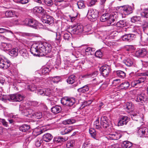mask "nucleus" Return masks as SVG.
<instances>
[{
    "label": "nucleus",
    "instance_id": "obj_1",
    "mask_svg": "<svg viewBox=\"0 0 148 148\" xmlns=\"http://www.w3.org/2000/svg\"><path fill=\"white\" fill-rule=\"evenodd\" d=\"M117 12H113L111 14L105 13L103 14L100 18V20L102 22H106V25L109 26L113 25L116 22L118 18Z\"/></svg>",
    "mask_w": 148,
    "mask_h": 148
},
{
    "label": "nucleus",
    "instance_id": "obj_2",
    "mask_svg": "<svg viewBox=\"0 0 148 148\" xmlns=\"http://www.w3.org/2000/svg\"><path fill=\"white\" fill-rule=\"evenodd\" d=\"M42 43H34L33 44L30 48L31 53L34 56H41V48Z\"/></svg>",
    "mask_w": 148,
    "mask_h": 148
},
{
    "label": "nucleus",
    "instance_id": "obj_3",
    "mask_svg": "<svg viewBox=\"0 0 148 148\" xmlns=\"http://www.w3.org/2000/svg\"><path fill=\"white\" fill-rule=\"evenodd\" d=\"M62 104L69 107H71L74 104L75 102V99L72 97H66L62 98L61 100Z\"/></svg>",
    "mask_w": 148,
    "mask_h": 148
},
{
    "label": "nucleus",
    "instance_id": "obj_4",
    "mask_svg": "<svg viewBox=\"0 0 148 148\" xmlns=\"http://www.w3.org/2000/svg\"><path fill=\"white\" fill-rule=\"evenodd\" d=\"M52 47L51 45L48 43H42V47L41 48V55L44 56L50 53Z\"/></svg>",
    "mask_w": 148,
    "mask_h": 148
},
{
    "label": "nucleus",
    "instance_id": "obj_5",
    "mask_svg": "<svg viewBox=\"0 0 148 148\" xmlns=\"http://www.w3.org/2000/svg\"><path fill=\"white\" fill-rule=\"evenodd\" d=\"M119 11L122 14L127 15L132 13V9L130 6L126 5L120 7Z\"/></svg>",
    "mask_w": 148,
    "mask_h": 148
},
{
    "label": "nucleus",
    "instance_id": "obj_6",
    "mask_svg": "<svg viewBox=\"0 0 148 148\" xmlns=\"http://www.w3.org/2000/svg\"><path fill=\"white\" fill-rule=\"evenodd\" d=\"M103 76L105 77H108L111 71L110 67L108 65L102 66L100 69Z\"/></svg>",
    "mask_w": 148,
    "mask_h": 148
},
{
    "label": "nucleus",
    "instance_id": "obj_7",
    "mask_svg": "<svg viewBox=\"0 0 148 148\" xmlns=\"http://www.w3.org/2000/svg\"><path fill=\"white\" fill-rule=\"evenodd\" d=\"M10 61L7 59L0 57V68L7 69L10 66Z\"/></svg>",
    "mask_w": 148,
    "mask_h": 148
},
{
    "label": "nucleus",
    "instance_id": "obj_8",
    "mask_svg": "<svg viewBox=\"0 0 148 148\" xmlns=\"http://www.w3.org/2000/svg\"><path fill=\"white\" fill-rule=\"evenodd\" d=\"M42 21L43 23L49 25L53 23L54 22L53 18L52 16L47 15L46 13L42 16Z\"/></svg>",
    "mask_w": 148,
    "mask_h": 148
},
{
    "label": "nucleus",
    "instance_id": "obj_9",
    "mask_svg": "<svg viewBox=\"0 0 148 148\" xmlns=\"http://www.w3.org/2000/svg\"><path fill=\"white\" fill-rule=\"evenodd\" d=\"M83 31V27L82 25L78 24L71 32L74 34H81Z\"/></svg>",
    "mask_w": 148,
    "mask_h": 148
},
{
    "label": "nucleus",
    "instance_id": "obj_10",
    "mask_svg": "<svg viewBox=\"0 0 148 148\" xmlns=\"http://www.w3.org/2000/svg\"><path fill=\"white\" fill-rule=\"evenodd\" d=\"M98 12L96 10H90L88 11V15L91 19H96L98 17Z\"/></svg>",
    "mask_w": 148,
    "mask_h": 148
},
{
    "label": "nucleus",
    "instance_id": "obj_11",
    "mask_svg": "<svg viewBox=\"0 0 148 148\" xmlns=\"http://www.w3.org/2000/svg\"><path fill=\"white\" fill-rule=\"evenodd\" d=\"M23 99V97L21 95L16 94L12 95L10 96L9 100H12L16 101H20Z\"/></svg>",
    "mask_w": 148,
    "mask_h": 148
},
{
    "label": "nucleus",
    "instance_id": "obj_12",
    "mask_svg": "<svg viewBox=\"0 0 148 148\" xmlns=\"http://www.w3.org/2000/svg\"><path fill=\"white\" fill-rule=\"evenodd\" d=\"M109 121L106 116H102L101 119V124L104 128H106L109 125Z\"/></svg>",
    "mask_w": 148,
    "mask_h": 148
},
{
    "label": "nucleus",
    "instance_id": "obj_13",
    "mask_svg": "<svg viewBox=\"0 0 148 148\" xmlns=\"http://www.w3.org/2000/svg\"><path fill=\"white\" fill-rule=\"evenodd\" d=\"M33 12L36 14H40L43 15L46 13L44 9L41 7H36L34 8Z\"/></svg>",
    "mask_w": 148,
    "mask_h": 148
},
{
    "label": "nucleus",
    "instance_id": "obj_14",
    "mask_svg": "<svg viewBox=\"0 0 148 148\" xmlns=\"http://www.w3.org/2000/svg\"><path fill=\"white\" fill-rule=\"evenodd\" d=\"M129 121V119L127 116H123L120 118L118 122V125L119 126L126 125Z\"/></svg>",
    "mask_w": 148,
    "mask_h": 148
},
{
    "label": "nucleus",
    "instance_id": "obj_15",
    "mask_svg": "<svg viewBox=\"0 0 148 148\" xmlns=\"http://www.w3.org/2000/svg\"><path fill=\"white\" fill-rule=\"evenodd\" d=\"M121 135L119 134L115 133L109 134L106 137L108 139L111 140H117L120 138Z\"/></svg>",
    "mask_w": 148,
    "mask_h": 148
},
{
    "label": "nucleus",
    "instance_id": "obj_16",
    "mask_svg": "<svg viewBox=\"0 0 148 148\" xmlns=\"http://www.w3.org/2000/svg\"><path fill=\"white\" fill-rule=\"evenodd\" d=\"M145 80V77H141L139 78L138 79L135 80L132 82L131 85L132 87H134L137 85L143 82Z\"/></svg>",
    "mask_w": 148,
    "mask_h": 148
},
{
    "label": "nucleus",
    "instance_id": "obj_17",
    "mask_svg": "<svg viewBox=\"0 0 148 148\" xmlns=\"http://www.w3.org/2000/svg\"><path fill=\"white\" fill-rule=\"evenodd\" d=\"M134 35L132 34H126L122 36V39L123 40L130 42L134 38Z\"/></svg>",
    "mask_w": 148,
    "mask_h": 148
},
{
    "label": "nucleus",
    "instance_id": "obj_18",
    "mask_svg": "<svg viewBox=\"0 0 148 148\" xmlns=\"http://www.w3.org/2000/svg\"><path fill=\"white\" fill-rule=\"evenodd\" d=\"M147 53L146 50L143 48L139 49L136 52V55L140 57H143L146 55Z\"/></svg>",
    "mask_w": 148,
    "mask_h": 148
},
{
    "label": "nucleus",
    "instance_id": "obj_19",
    "mask_svg": "<svg viewBox=\"0 0 148 148\" xmlns=\"http://www.w3.org/2000/svg\"><path fill=\"white\" fill-rule=\"evenodd\" d=\"M52 138V136L49 133L45 134L42 136V140L47 142L50 141Z\"/></svg>",
    "mask_w": 148,
    "mask_h": 148
},
{
    "label": "nucleus",
    "instance_id": "obj_20",
    "mask_svg": "<svg viewBox=\"0 0 148 148\" xmlns=\"http://www.w3.org/2000/svg\"><path fill=\"white\" fill-rule=\"evenodd\" d=\"M68 139V137L63 138L62 137H55L53 139V141L55 143H60L61 141H64Z\"/></svg>",
    "mask_w": 148,
    "mask_h": 148
},
{
    "label": "nucleus",
    "instance_id": "obj_21",
    "mask_svg": "<svg viewBox=\"0 0 148 148\" xmlns=\"http://www.w3.org/2000/svg\"><path fill=\"white\" fill-rule=\"evenodd\" d=\"M19 53L21 56L24 59H27L29 58L28 53L26 49H22L19 51Z\"/></svg>",
    "mask_w": 148,
    "mask_h": 148
},
{
    "label": "nucleus",
    "instance_id": "obj_22",
    "mask_svg": "<svg viewBox=\"0 0 148 148\" xmlns=\"http://www.w3.org/2000/svg\"><path fill=\"white\" fill-rule=\"evenodd\" d=\"M73 130L72 127H69L66 128H63L60 131V133L62 135L65 134L70 133Z\"/></svg>",
    "mask_w": 148,
    "mask_h": 148
},
{
    "label": "nucleus",
    "instance_id": "obj_23",
    "mask_svg": "<svg viewBox=\"0 0 148 148\" xmlns=\"http://www.w3.org/2000/svg\"><path fill=\"white\" fill-rule=\"evenodd\" d=\"M61 110V108L59 106H56L53 107L51 109V112L55 114L59 113Z\"/></svg>",
    "mask_w": 148,
    "mask_h": 148
},
{
    "label": "nucleus",
    "instance_id": "obj_24",
    "mask_svg": "<svg viewBox=\"0 0 148 148\" xmlns=\"http://www.w3.org/2000/svg\"><path fill=\"white\" fill-rule=\"evenodd\" d=\"M124 107L125 109H127L129 111H131L133 109L134 106L132 102H127L124 105Z\"/></svg>",
    "mask_w": 148,
    "mask_h": 148
},
{
    "label": "nucleus",
    "instance_id": "obj_25",
    "mask_svg": "<svg viewBox=\"0 0 148 148\" xmlns=\"http://www.w3.org/2000/svg\"><path fill=\"white\" fill-rule=\"evenodd\" d=\"M89 89L88 85H86L78 88L77 91L81 93H85L88 91Z\"/></svg>",
    "mask_w": 148,
    "mask_h": 148
},
{
    "label": "nucleus",
    "instance_id": "obj_26",
    "mask_svg": "<svg viewBox=\"0 0 148 148\" xmlns=\"http://www.w3.org/2000/svg\"><path fill=\"white\" fill-rule=\"evenodd\" d=\"M38 23L36 20L33 19H30L29 26L32 27L36 28V27L38 26Z\"/></svg>",
    "mask_w": 148,
    "mask_h": 148
},
{
    "label": "nucleus",
    "instance_id": "obj_27",
    "mask_svg": "<svg viewBox=\"0 0 148 148\" xmlns=\"http://www.w3.org/2000/svg\"><path fill=\"white\" fill-rule=\"evenodd\" d=\"M48 80L51 81L54 83L57 84L60 81V77L56 76L54 77H49Z\"/></svg>",
    "mask_w": 148,
    "mask_h": 148
},
{
    "label": "nucleus",
    "instance_id": "obj_28",
    "mask_svg": "<svg viewBox=\"0 0 148 148\" xmlns=\"http://www.w3.org/2000/svg\"><path fill=\"white\" fill-rule=\"evenodd\" d=\"M132 145V143L128 141H125L123 142L121 145L122 147L123 148H130Z\"/></svg>",
    "mask_w": 148,
    "mask_h": 148
},
{
    "label": "nucleus",
    "instance_id": "obj_29",
    "mask_svg": "<svg viewBox=\"0 0 148 148\" xmlns=\"http://www.w3.org/2000/svg\"><path fill=\"white\" fill-rule=\"evenodd\" d=\"M1 46L4 50H8L12 47V45L9 43L2 42L1 44Z\"/></svg>",
    "mask_w": 148,
    "mask_h": 148
},
{
    "label": "nucleus",
    "instance_id": "obj_30",
    "mask_svg": "<svg viewBox=\"0 0 148 148\" xmlns=\"http://www.w3.org/2000/svg\"><path fill=\"white\" fill-rule=\"evenodd\" d=\"M30 128L29 125L27 124L23 125L19 127V130L22 132H25L28 130Z\"/></svg>",
    "mask_w": 148,
    "mask_h": 148
},
{
    "label": "nucleus",
    "instance_id": "obj_31",
    "mask_svg": "<svg viewBox=\"0 0 148 148\" xmlns=\"http://www.w3.org/2000/svg\"><path fill=\"white\" fill-rule=\"evenodd\" d=\"M130 86V83L127 81H125L119 85V87L121 89H126Z\"/></svg>",
    "mask_w": 148,
    "mask_h": 148
},
{
    "label": "nucleus",
    "instance_id": "obj_32",
    "mask_svg": "<svg viewBox=\"0 0 148 148\" xmlns=\"http://www.w3.org/2000/svg\"><path fill=\"white\" fill-rule=\"evenodd\" d=\"M123 62L128 66H130L133 64L132 60L130 58H127L126 60H123Z\"/></svg>",
    "mask_w": 148,
    "mask_h": 148
},
{
    "label": "nucleus",
    "instance_id": "obj_33",
    "mask_svg": "<svg viewBox=\"0 0 148 148\" xmlns=\"http://www.w3.org/2000/svg\"><path fill=\"white\" fill-rule=\"evenodd\" d=\"M147 128L145 127H141L138 129V133L140 137H141L144 135L145 133V130Z\"/></svg>",
    "mask_w": 148,
    "mask_h": 148
},
{
    "label": "nucleus",
    "instance_id": "obj_34",
    "mask_svg": "<svg viewBox=\"0 0 148 148\" xmlns=\"http://www.w3.org/2000/svg\"><path fill=\"white\" fill-rule=\"evenodd\" d=\"M140 39L142 42L148 44V36L147 35H140Z\"/></svg>",
    "mask_w": 148,
    "mask_h": 148
},
{
    "label": "nucleus",
    "instance_id": "obj_35",
    "mask_svg": "<svg viewBox=\"0 0 148 148\" xmlns=\"http://www.w3.org/2000/svg\"><path fill=\"white\" fill-rule=\"evenodd\" d=\"M15 14V12L12 10L7 11L5 13V16L8 18L12 17Z\"/></svg>",
    "mask_w": 148,
    "mask_h": 148
},
{
    "label": "nucleus",
    "instance_id": "obj_36",
    "mask_svg": "<svg viewBox=\"0 0 148 148\" xmlns=\"http://www.w3.org/2000/svg\"><path fill=\"white\" fill-rule=\"evenodd\" d=\"M75 79V76L74 75L70 76L67 80V82L69 84H72L74 82Z\"/></svg>",
    "mask_w": 148,
    "mask_h": 148
},
{
    "label": "nucleus",
    "instance_id": "obj_37",
    "mask_svg": "<svg viewBox=\"0 0 148 148\" xmlns=\"http://www.w3.org/2000/svg\"><path fill=\"white\" fill-rule=\"evenodd\" d=\"M126 25V22L124 20H121L116 24V26L118 27H123Z\"/></svg>",
    "mask_w": 148,
    "mask_h": 148
},
{
    "label": "nucleus",
    "instance_id": "obj_38",
    "mask_svg": "<svg viewBox=\"0 0 148 148\" xmlns=\"http://www.w3.org/2000/svg\"><path fill=\"white\" fill-rule=\"evenodd\" d=\"M18 50L16 49H13L9 52V54L11 56L16 57L17 56Z\"/></svg>",
    "mask_w": 148,
    "mask_h": 148
},
{
    "label": "nucleus",
    "instance_id": "obj_39",
    "mask_svg": "<svg viewBox=\"0 0 148 148\" xmlns=\"http://www.w3.org/2000/svg\"><path fill=\"white\" fill-rule=\"evenodd\" d=\"M131 118L133 120L136 121H137L138 119L141 118L138 114L135 113H133L132 114Z\"/></svg>",
    "mask_w": 148,
    "mask_h": 148
},
{
    "label": "nucleus",
    "instance_id": "obj_40",
    "mask_svg": "<svg viewBox=\"0 0 148 148\" xmlns=\"http://www.w3.org/2000/svg\"><path fill=\"white\" fill-rule=\"evenodd\" d=\"M75 122V121L73 119H69L63 121L62 123L65 125L73 124Z\"/></svg>",
    "mask_w": 148,
    "mask_h": 148
},
{
    "label": "nucleus",
    "instance_id": "obj_41",
    "mask_svg": "<svg viewBox=\"0 0 148 148\" xmlns=\"http://www.w3.org/2000/svg\"><path fill=\"white\" fill-rule=\"evenodd\" d=\"M63 38L66 40H69L71 38V34L69 32H65L63 33Z\"/></svg>",
    "mask_w": 148,
    "mask_h": 148
},
{
    "label": "nucleus",
    "instance_id": "obj_42",
    "mask_svg": "<svg viewBox=\"0 0 148 148\" xmlns=\"http://www.w3.org/2000/svg\"><path fill=\"white\" fill-rule=\"evenodd\" d=\"M101 123L99 122V119L98 118L94 122V127L97 129H99L101 127Z\"/></svg>",
    "mask_w": 148,
    "mask_h": 148
},
{
    "label": "nucleus",
    "instance_id": "obj_43",
    "mask_svg": "<svg viewBox=\"0 0 148 148\" xmlns=\"http://www.w3.org/2000/svg\"><path fill=\"white\" fill-rule=\"evenodd\" d=\"M117 76L121 78H124L125 76V73L123 71L119 70L116 71Z\"/></svg>",
    "mask_w": 148,
    "mask_h": 148
},
{
    "label": "nucleus",
    "instance_id": "obj_44",
    "mask_svg": "<svg viewBox=\"0 0 148 148\" xmlns=\"http://www.w3.org/2000/svg\"><path fill=\"white\" fill-rule=\"evenodd\" d=\"M89 132L91 136L93 138H96L97 132L93 128H91L89 129Z\"/></svg>",
    "mask_w": 148,
    "mask_h": 148
},
{
    "label": "nucleus",
    "instance_id": "obj_45",
    "mask_svg": "<svg viewBox=\"0 0 148 148\" xmlns=\"http://www.w3.org/2000/svg\"><path fill=\"white\" fill-rule=\"evenodd\" d=\"M142 27L144 32L148 28V21H144L143 23Z\"/></svg>",
    "mask_w": 148,
    "mask_h": 148
},
{
    "label": "nucleus",
    "instance_id": "obj_46",
    "mask_svg": "<svg viewBox=\"0 0 148 148\" xmlns=\"http://www.w3.org/2000/svg\"><path fill=\"white\" fill-rule=\"evenodd\" d=\"M141 16L142 17L147 18L148 17V9H145L140 14Z\"/></svg>",
    "mask_w": 148,
    "mask_h": 148
},
{
    "label": "nucleus",
    "instance_id": "obj_47",
    "mask_svg": "<svg viewBox=\"0 0 148 148\" xmlns=\"http://www.w3.org/2000/svg\"><path fill=\"white\" fill-rule=\"evenodd\" d=\"M61 40V35L60 32L56 33V38L55 41L57 43H60Z\"/></svg>",
    "mask_w": 148,
    "mask_h": 148
},
{
    "label": "nucleus",
    "instance_id": "obj_48",
    "mask_svg": "<svg viewBox=\"0 0 148 148\" xmlns=\"http://www.w3.org/2000/svg\"><path fill=\"white\" fill-rule=\"evenodd\" d=\"M140 16H133L131 18V21L132 23H135L138 21H140L141 20Z\"/></svg>",
    "mask_w": 148,
    "mask_h": 148
},
{
    "label": "nucleus",
    "instance_id": "obj_49",
    "mask_svg": "<svg viewBox=\"0 0 148 148\" xmlns=\"http://www.w3.org/2000/svg\"><path fill=\"white\" fill-rule=\"evenodd\" d=\"M42 142V140L40 138H38L35 141V145L37 147H40L41 144V143Z\"/></svg>",
    "mask_w": 148,
    "mask_h": 148
},
{
    "label": "nucleus",
    "instance_id": "obj_50",
    "mask_svg": "<svg viewBox=\"0 0 148 148\" xmlns=\"http://www.w3.org/2000/svg\"><path fill=\"white\" fill-rule=\"evenodd\" d=\"M77 4L79 8H83L85 6L83 1H79L77 2Z\"/></svg>",
    "mask_w": 148,
    "mask_h": 148
},
{
    "label": "nucleus",
    "instance_id": "obj_51",
    "mask_svg": "<svg viewBox=\"0 0 148 148\" xmlns=\"http://www.w3.org/2000/svg\"><path fill=\"white\" fill-rule=\"evenodd\" d=\"M90 143L89 141H86L83 144L82 148H89Z\"/></svg>",
    "mask_w": 148,
    "mask_h": 148
},
{
    "label": "nucleus",
    "instance_id": "obj_52",
    "mask_svg": "<svg viewBox=\"0 0 148 148\" xmlns=\"http://www.w3.org/2000/svg\"><path fill=\"white\" fill-rule=\"evenodd\" d=\"M36 117L38 119L41 118L42 116V113L41 112H36L34 113Z\"/></svg>",
    "mask_w": 148,
    "mask_h": 148
},
{
    "label": "nucleus",
    "instance_id": "obj_53",
    "mask_svg": "<svg viewBox=\"0 0 148 148\" xmlns=\"http://www.w3.org/2000/svg\"><path fill=\"white\" fill-rule=\"evenodd\" d=\"M36 86L34 84H32L29 86L28 89L30 91H34L36 90Z\"/></svg>",
    "mask_w": 148,
    "mask_h": 148
},
{
    "label": "nucleus",
    "instance_id": "obj_54",
    "mask_svg": "<svg viewBox=\"0 0 148 148\" xmlns=\"http://www.w3.org/2000/svg\"><path fill=\"white\" fill-rule=\"evenodd\" d=\"M95 55L96 57L98 58H100L102 56V53L101 51L100 50H99L97 51L95 53Z\"/></svg>",
    "mask_w": 148,
    "mask_h": 148
},
{
    "label": "nucleus",
    "instance_id": "obj_55",
    "mask_svg": "<svg viewBox=\"0 0 148 148\" xmlns=\"http://www.w3.org/2000/svg\"><path fill=\"white\" fill-rule=\"evenodd\" d=\"M49 71V68L47 67H44L41 69V73L43 75H45L48 73Z\"/></svg>",
    "mask_w": 148,
    "mask_h": 148
},
{
    "label": "nucleus",
    "instance_id": "obj_56",
    "mask_svg": "<svg viewBox=\"0 0 148 148\" xmlns=\"http://www.w3.org/2000/svg\"><path fill=\"white\" fill-rule=\"evenodd\" d=\"M96 1H88L87 4L88 6H92L95 5Z\"/></svg>",
    "mask_w": 148,
    "mask_h": 148
},
{
    "label": "nucleus",
    "instance_id": "obj_57",
    "mask_svg": "<svg viewBox=\"0 0 148 148\" xmlns=\"http://www.w3.org/2000/svg\"><path fill=\"white\" fill-rule=\"evenodd\" d=\"M45 4L48 6H51L53 4L52 1H42Z\"/></svg>",
    "mask_w": 148,
    "mask_h": 148
},
{
    "label": "nucleus",
    "instance_id": "obj_58",
    "mask_svg": "<svg viewBox=\"0 0 148 148\" xmlns=\"http://www.w3.org/2000/svg\"><path fill=\"white\" fill-rule=\"evenodd\" d=\"M51 94V91L49 89H45L44 95L49 96Z\"/></svg>",
    "mask_w": 148,
    "mask_h": 148
},
{
    "label": "nucleus",
    "instance_id": "obj_59",
    "mask_svg": "<svg viewBox=\"0 0 148 148\" xmlns=\"http://www.w3.org/2000/svg\"><path fill=\"white\" fill-rule=\"evenodd\" d=\"M0 122H1L3 125L5 127H8V123L5 121V119H0Z\"/></svg>",
    "mask_w": 148,
    "mask_h": 148
},
{
    "label": "nucleus",
    "instance_id": "obj_60",
    "mask_svg": "<svg viewBox=\"0 0 148 148\" xmlns=\"http://www.w3.org/2000/svg\"><path fill=\"white\" fill-rule=\"evenodd\" d=\"M91 49L90 47H88L86 48L85 50V53H86V54H87V53L89 55V53H90L91 54H92V53H91Z\"/></svg>",
    "mask_w": 148,
    "mask_h": 148
},
{
    "label": "nucleus",
    "instance_id": "obj_61",
    "mask_svg": "<svg viewBox=\"0 0 148 148\" xmlns=\"http://www.w3.org/2000/svg\"><path fill=\"white\" fill-rule=\"evenodd\" d=\"M140 98L142 99V100H145L146 99V96L145 94L141 93L138 95Z\"/></svg>",
    "mask_w": 148,
    "mask_h": 148
},
{
    "label": "nucleus",
    "instance_id": "obj_62",
    "mask_svg": "<svg viewBox=\"0 0 148 148\" xmlns=\"http://www.w3.org/2000/svg\"><path fill=\"white\" fill-rule=\"evenodd\" d=\"M45 89H40L38 90V94L40 95H44L45 91Z\"/></svg>",
    "mask_w": 148,
    "mask_h": 148
},
{
    "label": "nucleus",
    "instance_id": "obj_63",
    "mask_svg": "<svg viewBox=\"0 0 148 148\" xmlns=\"http://www.w3.org/2000/svg\"><path fill=\"white\" fill-rule=\"evenodd\" d=\"M98 72L97 71H95L93 72L92 73L90 74V76L92 77H94L96 76L98 74Z\"/></svg>",
    "mask_w": 148,
    "mask_h": 148
},
{
    "label": "nucleus",
    "instance_id": "obj_64",
    "mask_svg": "<svg viewBox=\"0 0 148 148\" xmlns=\"http://www.w3.org/2000/svg\"><path fill=\"white\" fill-rule=\"evenodd\" d=\"M16 1V2L19 3H21L22 4H25L27 3H28L29 1Z\"/></svg>",
    "mask_w": 148,
    "mask_h": 148
}]
</instances>
